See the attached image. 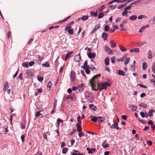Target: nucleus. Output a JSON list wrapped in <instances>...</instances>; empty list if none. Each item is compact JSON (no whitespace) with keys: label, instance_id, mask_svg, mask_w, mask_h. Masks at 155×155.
Listing matches in <instances>:
<instances>
[{"label":"nucleus","instance_id":"1","mask_svg":"<svg viewBox=\"0 0 155 155\" xmlns=\"http://www.w3.org/2000/svg\"><path fill=\"white\" fill-rule=\"evenodd\" d=\"M100 76V74L96 75L89 81L90 85L91 86L92 88L94 91L99 90L101 91L103 89L107 88V86H109V84L104 81H103L101 84H99L98 78Z\"/></svg>","mask_w":155,"mask_h":155},{"label":"nucleus","instance_id":"2","mask_svg":"<svg viewBox=\"0 0 155 155\" xmlns=\"http://www.w3.org/2000/svg\"><path fill=\"white\" fill-rule=\"evenodd\" d=\"M84 95L85 98L86 100L88 101L91 102L92 101V99L91 98V94L87 92H86L84 93Z\"/></svg>","mask_w":155,"mask_h":155},{"label":"nucleus","instance_id":"3","mask_svg":"<svg viewBox=\"0 0 155 155\" xmlns=\"http://www.w3.org/2000/svg\"><path fill=\"white\" fill-rule=\"evenodd\" d=\"M104 50L109 54L111 55L113 54L112 51L106 45L104 47Z\"/></svg>","mask_w":155,"mask_h":155},{"label":"nucleus","instance_id":"4","mask_svg":"<svg viewBox=\"0 0 155 155\" xmlns=\"http://www.w3.org/2000/svg\"><path fill=\"white\" fill-rule=\"evenodd\" d=\"M109 125L110 126V128L111 129L115 128L117 130L119 129V127L118 126V123L114 121L113 124L112 125H111L109 123Z\"/></svg>","mask_w":155,"mask_h":155},{"label":"nucleus","instance_id":"5","mask_svg":"<svg viewBox=\"0 0 155 155\" xmlns=\"http://www.w3.org/2000/svg\"><path fill=\"white\" fill-rule=\"evenodd\" d=\"M81 60V57L80 53L78 55H75L74 57V60L76 62H79Z\"/></svg>","mask_w":155,"mask_h":155},{"label":"nucleus","instance_id":"6","mask_svg":"<svg viewBox=\"0 0 155 155\" xmlns=\"http://www.w3.org/2000/svg\"><path fill=\"white\" fill-rule=\"evenodd\" d=\"M70 78L71 79L72 82H74L75 81V74L74 72L71 71V72Z\"/></svg>","mask_w":155,"mask_h":155},{"label":"nucleus","instance_id":"7","mask_svg":"<svg viewBox=\"0 0 155 155\" xmlns=\"http://www.w3.org/2000/svg\"><path fill=\"white\" fill-rule=\"evenodd\" d=\"M77 87L78 90L80 92L82 91L84 88V86L83 84H81L78 85Z\"/></svg>","mask_w":155,"mask_h":155},{"label":"nucleus","instance_id":"8","mask_svg":"<svg viewBox=\"0 0 155 155\" xmlns=\"http://www.w3.org/2000/svg\"><path fill=\"white\" fill-rule=\"evenodd\" d=\"M74 23V21H71L70 23L68 24L67 26L65 28V30L67 31L71 28V25Z\"/></svg>","mask_w":155,"mask_h":155},{"label":"nucleus","instance_id":"9","mask_svg":"<svg viewBox=\"0 0 155 155\" xmlns=\"http://www.w3.org/2000/svg\"><path fill=\"white\" fill-rule=\"evenodd\" d=\"M87 55L88 57L90 58H94L96 56V54L95 53H93L92 54L91 52L87 53Z\"/></svg>","mask_w":155,"mask_h":155},{"label":"nucleus","instance_id":"10","mask_svg":"<svg viewBox=\"0 0 155 155\" xmlns=\"http://www.w3.org/2000/svg\"><path fill=\"white\" fill-rule=\"evenodd\" d=\"M139 51L140 50L138 48L131 49H130V52H135V53H138Z\"/></svg>","mask_w":155,"mask_h":155},{"label":"nucleus","instance_id":"11","mask_svg":"<svg viewBox=\"0 0 155 155\" xmlns=\"http://www.w3.org/2000/svg\"><path fill=\"white\" fill-rule=\"evenodd\" d=\"M86 150L88 151V153H92L95 152L96 150L94 148L90 149L89 147H87Z\"/></svg>","mask_w":155,"mask_h":155},{"label":"nucleus","instance_id":"12","mask_svg":"<svg viewBox=\"0 0 155 155\" xmlns=\"http://www.w3.org/2000/svg\"><path fill=\"white\" fill-rule=\"evenodd\" d=\"M73 53V51H71L70 53H67L65 57V61H66L68 58H70Z\"/></svg>","mask_w":155,"mask_h":155},{"label":"nucleus","instance_id":"13","mask_svg":"<svg viewBox=\"0 0 155 155\" xmlns=\"http://www.w3.org/2000/svg\"><path fill=\"white\" fill-rule=\"evenodd\" d=\"M90 117L91 118V120L94 122H96L97 120L98 117L91 116Z\"/></svg>","mask_w":155,"mask_h":155},{"label":"nucleus","instance_id":"14","mask_svg":"<svg viewBox=\"0 0 155 155\" xmlns=\"http://www.w3.org/2000/svg\"><path fill=\"white\" fill-rule=\"evenodd\" d=\"M101 36L105 41L107 40V36L106 32H103Z\"/></svg>","mask_w":155,"mask_h":155},{"label":"nucleus","instance_id":"15","mask_svg":"<svg viewBox=\"0 0 155 155\" xmlns=\"http://www.w3.org/2000/svg\"><path fill=\"white\" fill-rule=\"evenodd\" d=\"M148 56V58L149 59H151L152 58V52L151 50H149L147 52Z\"/></svg>","mask_w":155,"mask_h":155},{"label":"nucleus","instance_id":"16","mask_svg":"<svg viewBox=\"0 0 155 155\" xmlns=\"http://www.w3.org/2000/svg\"><path fill=\"white\" fill-rule=\"evenodd\" d=\"M129 107L133 111H135L137 110V107L132 105H130Z\"/></svg>","mask_w":155,"mask_h":155},{"label":"nucleus","instance_id":"17","mask_svg":"<svg viewBox=\"0 0 155 155\" xmlns=\"http://www.w3.org/2000/svg\"><path fill=\"white\" fill-rule=\"evenodd\" d=\"M104 120L105 118L104 117L100 116L98 117L97 121L99 122H102Z\"/></svg>","mask_w":155,"mask_h":155},{"label":"nucleus","instance_id":"18","mask_svg":"<svg viewBox=\"0 0 155 155\" xmlns=\"http://www.w3.org/2000/svg\"><path fill=\"white\" fill-rule=\"evenodd\" d=\"M89 107L91 110H93L94 111H96L97 110V107L96 106L93 104H90L89 105Z\"/></svg>","mask_w":155,"mask_h":155},{"label":"nucleus","instance_id":"19","mask_svg":"<svg viewBox=\"0 0 155 155\" xmlns=\"http://www.w3.org/2000/svg\"><path fill=\"white\" fill-rule=\"evenodd\" d=\"M52 85V83L51 81H49L48 84L47 89L48 91L50 90Z\"/></svg>","mask_w":155,"mask_h":155},{"label":"nucleus","instance_id":"20","mask_svg":"<svg viewBox=\"0 0 155 155\" xmlns=\"http://www.w3.org/2000/svg\"><path fill=\"white\" fill-rule=\"evenodd\" d=\"M83 68L84 69L89 68V66L87 65V61H85Z\"/></svg>","mask_w":155,"mask_h":155},{"label":"nucleus","instance_id":"21","mask_svg":"<svg viewBox=\"0 0 155 155\" xmlns=\"http://www.w3.org/2000/svg\"><path fill=\"white\" fill-rule=\"evenodd\" d=\"M119 48L122 51L124 52L127 51V49L122 46L120 45L119 46Z\"/></svg>","mask_w":155,"mask_h":155},{"label":"nucleus","instance_id":"22","mask_svg":"<svg viewBox=\"0 0 155 155\" xmlns=\"http://www.w3.org/2000/svg\"><path fill=\"white\" fill-rule=\"evenodd\" d=\"M9 85V83L8 82H6L4 84V90L6 91L7 89V87H8Z\"/></svg>","mask_w":155,"mask_h":155},{"label":"nucleus","instance_id":"23","mask_svg":"<svg viewBox=\"0 0 155 155\" xmlns=\"http://www.w3.org/2000/svg\"><path fill=\"white\" fill-rule=\"evenodd\" d=\"M147 67V65L146 63L143 62L142 64V68L143 70H145Z\"/></svg>","mask_w":155,"mask_h":155},{"label":"nucleus","instance_id":"24","mask_svg":"<svg viewBox=\"0 0 155 155\" xmlns=\"http://www.w3.org/2000/svg\"><path fill=\"white\" fill-rule=\"evenodd\" d=\"M110 59L108 57L106 58L105 59V64L107 65H108L109 63Z\"/></svg>","mask_w":155,"mask_h":155},{"label":"nucleus","instance_id":"25","mask_svg":"<svg viewBox=\"0 0 155 155\" xmlns=\"http://www.w3.org/2000/svg\"><path fill=\"white\" fill-rule=\"evenodd\" d=\"M153 112H155V111L152 109H150L149 110L148 114L150 117H151L153 115Z\"/></svg>","mask_w":155,"mask_h":155},{"label":"nucleus","instance_id":"26","mask_svg":"<svg viewBox=\"0 0 155 155\" xmlns=\"http://www.w3.org/2000/svg\"><path fill=\"white\" fill-rule=\"evenodd\" d=\"M22 66L24 67L28 68L29 67L28 63L27 62H25L23 63L22 64Z\"/></svg>","mask_w":155,"mask_h":155},{"label":"nucleus","instance_id":"27","mask_svg":"<svg viewBox=\"0 0 155 155\" xmlns=\"http://www.w3.org/2000/svg\"><path fill=\"white\" fill-rule=\"evenodd\" d=\"M68 149L66 147H64L63 148L62 152L64 154H66L67 152L68 151Z\"/></svg>","mask_w":155,"mask_h":155},{"label":"nucleus","instance_id":"28","mask_svg":"<svg viewBox=\"0 0 155 155\" xmlns=\"http://www.w3.org/2000/svg\"><path fill=\"white\" fill-rule=\"evenodd\" d=\"M111 47L112 48H114L116 46V44L113 42V41H110Z\"/></svg>","mask_w":155,"mask_h":155},{"label":"nucleus","instance_id":"29","mask_svg":"<svg viewBox=\"0 0 155 155\" xmlns=\"http://www.w3.org/2000/svg\"><path fill=\"white\" fill-rule=\"evenodd\" d=\"M88 17H89L88 15H84L81 18V19L83 21H84L87 20Z\"/></svg>","mask_w":155,"mask_h":155},{"label":"nucleus","instance_id":"30","mask_svg":"<svg viewBox=\"0 0 155 155\" xmlns=\"http://www.w3.org/2000/svg\"><path fill=\"white\" fill-rule=\"evenodd\" d=\"M137 18V16L136 15H134L133 16H130L129 18V19L131 20H136Z\"/></svg>","mask_w":155,"mask_h":155},{"label":"nucleus","instance_id":"31","mask_svg":"<svg viewBox=\"0 0 155 155\" xmlns=\"http://www.w3.org/2000/svg\"><path fill=\"white\" fill-rule=\"evenodd\" d=\"M152 71L154 73H155V62H153L152 67Z\"/></svg>","mask_w":155,"mask_h":155},{"label":"nucleus","instance_id":"32","mask_svg":"<svg viewBox=\"0 0 155 155\" xmlns=\"http://www.w3.org/2000/svg\"><path fill=\"white\" fill-rule=\"evenodd\" d=\"M139 106L140 107H143L144 108H146L147 107V104H144L143 103H141Z\"/></svg>","mask_w":155,"mask_h":155},{"label":"nucleus","instance_id":"33","mask_svg":"<svg viewBox=\"0 0 155 155\" xmlns=\"http://www.w3.org/2000/svg\"><path fill=\"white\" fill-rule=\"evenodd\" d=\"M118 74L120 75H122L123 76L125 75L124 72L120 70L118 71Z\"/></svg>","mask_w":155,"mask_h":155},{"label":"nucleus","instance_id":"34","mask_svg":"<svg viewBox=\"0 0 155 155\" xmlns=\"http://www.w3.org/2000/svg\"><path fill=\"white\" fill-rule=\"evenodd\" d=\"M130 59V58H127L125 61L124 64L126 65L128 64L129 62Z\"/></svg>","mask_w":155,"mask_h":155},{"label":"nucleus","instance_id":"35","mask_svg":"<svg viewBox=\"0 0 155 155\" xmlns=\"http://www.w3.org/2000/svg\"><path fill=\"white\" fill-rule=\"evenodd\" d=\"M104 144V142L102 144V146L104 148H107V147H108L109 146V145L108 144Z\"/></svg>","mask_w":155,"mask_h":155},{"label":"nucleus","instance_id":"36","mask_svg":"<svg viewBox=\"0 0 155 155\" xmlns=\"http://www.w3.org/2000/svg\"><path fill=\"white\" fill-rule=\"evenodd\" d=\"M66 31L68 32V33L71 35H72L73 33V29H71L67 30Z\"/></svg>","mask_w":155,"mask_h":155},{"label":"nucleus","instance_id":"37","mask_svg":"<svg viewBox=\"0 0 155 155\" xmlns=\"http://www.w3.org/2000/svg\"><path fill=\"white\" fill-rule=\"evenodd\" d=\"M104 16V15L102 13H100L98 15V18L100 19L102 18Z\"/></svg>","mask_w":155,"mask_h":155},{"label":"nucleus","instance_id":"38","mask_svg":"<svg viewBox=\"0 0 155 155\" xmlns=\"http://www.w3.org/2000/svg\"><path fill=\"white\" fill-rule=\"evenodd\" d=\"M84 134L82 132H80L78 134V136L79 137H82L84 136Z\"/></svg>","mask_w":155,"mask_h":155},{"label":"nucleus","instance_id":"39","mask_svg":"<svg viewBox=\"0 0 155 155\" xmlns=\"http://www.w3.org/2000/svg\"><path fill=\"white\" fill-rule=\"evenodd\" d=\"M132 7V5L128 6L126 7V8H125L124 10L127 11V10H129L131 9Z\"/></svg>","mask_w":155,"mask_h":155},{"label":"nucleus","instance_id":"40","mask_svg":"<svg viewBox=\"0 0 155 155\" xmlns=\"http://www.w3.org/2000/svg\"><path fill=\"white\" fill-rule=\"evenodd\" d=\"M43 66H45L46 67H50V65L49 63L47 62H46L45 64H42Z\"/></svg>","mask_w":155,"mask_h":155},{"label":"nucleus","instance_id":"41","mask_svg":"<svg viewBox=\"0 0 155 155\" xmlns=\"http://www.w3.org/2000/svg\"><path fill=\"white\" fill-rule=\"evenodd\" d=\"M35 64V62L33 61H31L28 63V65L30 66L33 65Z\"/></svg>","mask_w":155,"mask_h":155},{"label":"nucleus","instance_id":"42","mask_svg":"<svg viewBox=\"0 0 155 155\" xmlns=\"http://www.w3.org/2000/svg\"><path fill=\"white\" fill-rule=\"evenodd\" d=\"M127 12H127V11H126V10H124L123 11V12L122 13V15L123 16H124L126 15L127 14Z\"/></svg>","mask_w":155,"mask_h":155},{"label":"nucleus","instance_id":"43","mask_svg":"<svg viewBox=\"0 0 155 155\" xmlns=\"http://www.w3.org/2000/svg\"><path fill=\"white\" fill-rule=\"evenodd\" d=\"M115 57L114 56H113L111 58V62L112 63H114L115 62Z\"/></svg>","mask_w":155,"mask_h":155},{"label":"nucleus","instance_id":"44","mask_svg":"<svg viewBox=\"0 0 155 155\" xmlns=\"http://www.w3.org/2000/svg\"><path fill=\"white\" fill-rule=\"evenodd\" d=\"M105 6L104 5H103L99 9V10L100 12L102 11L103 10Z\"/></svg>","mask_w":155,"mask_h":155},{"label":"nucleus","instance_id":"45","mask_svg":"<svg viewBox=\"0 0 155 155\" xmlns=\"http://www.w3.org/2000/svg\"><path fill=\"white\" fill-rule=\"evenodd\" d=\"M137 85L140 86L141 87H143L145 88H147V86H146V85H143L140 84H138Z\"/></svg>","mask_w":155,"mask_h":155},{"label":"nucleus","instance_id":"46","mask_svg":"<svg viewBox=\"0 0 155 155\" xmlns=\"http://www.w3.org/2000/svg\"><path fill=\"white\" fill-rule=\"evenodd\" d=\"M145 28L144 26H142V28L140 29L139 30V32H142L145 29Z\"/></svg>","mask_w":155,"mask_h":155},{"label":"nucleus","instance_id":"47","mask_svg":"<svg viewBox=\"0 0 155 155\" xmlns=\"http://www.w3.org/2000/svg\"><path fill=\"white\" fill-rule=\"evenodd\" d=\"M100 27V25L99 24H98L95 26L94 27V29L96 30L97 29H98Z\"/></svg>","mask_w":155,"mask_h":155},{"label":"nucleus","instance_id":"48","mask_svg":"<svg viewBox=\"0 0 155 155\" xmlns=\"http://www.w3.org/2000/svg\"><path fill=\"white\" fill-rule=\"evenodd\" d=\"M77 120H78V122L79 123V124H81V117L80 116H78L77 118Z\"/></svg>","mask_w":155,"mask_h":155},{"label":"nucleus","instance_id":"49","mask_svg":"<svg viewBox=\"0 0 155 155\" xmlns=\"http://www.w3.org/2000/svg\"><path fill=\"white\" fill-rule=\"evenodd\" d=\"M38 79L40 82H42L43 80V77H38Z\"/></svg>","mask_w":155,"mask_h":155},{"label":"nucleus","instance_id":"50","mask_svg":"<svg viewBox=\"0 0 155 155\" xmlns=\"http://www.w3.org/2000/svg\"><path fill=\"white\" fill-rule=\"evenodd\" d=\"M148 123L149 124L151 125L152 126L154 125V124L153 123L152 121L151 120H149Z\"/></svg>","mask_w":155,"mask_h":155},{"label":"nucleus","instance_id":"51","mask_svg":"<svg viewBox=\"0 0 155 155\" xmlns=\"http://www.w3.org/2000/svg\"><path fill=\"white\" fill-rule=\"evenodd\" d=\"M140 114L142 117L144 118L145 117L144 113L143 112H140Z\"/></svg>","mask_w":155,"mask_h":155},{"label":"nucleus","instance_id":"52","mask_svg":"<svg viewBox=\"0 0 155 155\" xmlns=\"http://www.w3.org/2000/svg\"><path fill=\"white\" fill-rule=\"evenodd\" d=\"M146 95V94L145 93H141L140 95V97H141V98H143L144 97H145Z\"/></svg>","mask_w":155,"mask_h":155},{"label":"nucleus","instance_id":"53","mask_svg":"<svg viewBox=\"0 0 155 155\" xmlns=\"http://www.w3.org/2000/svg\"><path fill=\"white\" fill-rule=\"evenodd\" d=\"M89 68H85V69H85V72H86V73L87 74H89L90 73V71L88 69Z\"/></svg>","mask_w":155,"mask_h":155},{"label":"nucleus","instance_id":"54","mask_svg":"<svg viewBox=\"0 0 155 155\" xmlns=\"http://www.w3.org/2000/svg\"><path fill=\"white\" fill-rule=\"evenodd\" d=\"M109 27L107 25H106V26H105V27H104V29H105V31H108V30H109Z\"/></svg>","mask_w":155,"mask_h":155},{"label":"nucleus","instance_id":"55","mask_svg":"<svg viewBox=\"0 0 155 155\" xmlns=\"http://www.w3.org/2000/svg\"><path fill=\"white\" fill-rule=\"evenodd\" d=\"M81 130H82V128H81V126H79L78 127H77V131L78 132H81Z\"/></svg>","mask_w":155,"mask_h":155},{"label":"nucleus","instance_id":"56","mask_svg":"<svg viewBox=\"0 0 155 155\" xmlns=\"http://www.w3.org/2000/svg\"><path fill=\"white\" fill-rule=\"evenodd\" d=\"M41 114L40 113V112H37L35 113V116L37 117Z\"/></svg>","mask_w":155,"mask_h":155},{"label":"nucleus","instance_id":"57","mask_svg":"<svg viewBox=\"0 0 155 155\" xmlns=\"http://www.w3.org/2000/svg\"><path fill=\"white\" fill-rule=\"evenodd\" d=\"M147 143L149 146H151L152 144V142L150 140L147 141Z\"/></svg>","mask_w":155,"mask_h":155},{"label":"nucleus","instance_id":"58","mask_svg":"<svg viewBox=\"0 0 155 155\" xmlns=\"http://www.w3.org/2000/svg\"><path fill=\"white\" fill-rule=\"evenodd\" d=\"M25 136L24 135H22L21 137V139L22 141V142H23L25 140Z\"/></svg>","mask_w":155,"mask_h":155},{"label":"nucleus","instance_id":"59","mask_svg":"<svg viewBox=\"0 0 155 155\" xmlns=\"http://www.w3.org/2000/svg\"><path fill=\"white\" fill-rule=\"evenodd\" d=\"M127 116L126 115H123L122 116V118L124 120H126L127 119Z\"/></svg>","mask_w":155,"mask_h":155},{"label":"nucleus","instance_id":"60","mask_svg":"<svg viewBox=\"0 0 155 155\" xmlns=\"http://www.w3.org/2000/svg\"><path fill=\"white\" fill-rule=\"evenodd\" d=\"M91 14H93V15L94 16V17H96L97 16V12H91Z\"/></svg>","mask_w":155,"mask_h":155},{"label":"nucleus","instance_id":"61","mask_svg":"<svg viewBox=\"0 0 155 155\" xmlns=\"http://www.w3.org/2000/svg\"><path fill=\"white\" fill-rule=\"evenodd\" d=\"M36 90L38 91V93H41L42 91V89L41 88H37L36 89Z\"/></svg>","mask_w":155,"mask_h":155},{"label":"nucleus","instance_id":"62","mask_svg":"<svg viewBox=\"0 0 155 155\" xmlns=\"http://www.w3.org/2000/svg\"><path fill=\"white\" fill-rule=\"evenodd\" d=\"M149 127L148 126L145 127L143 129V130L144 131H146L147 130L149 129Z\"/></svg>","mask_w":155,"mask_h":155},{"label":"nucleus","instance_id":"63","mask_svg":"<svg viewBox=\"0 0 155 155\" xmlns=\"http://www.w3.org/2000/svg\"><path fill=\"white\" fill-rule=\"evenodd\" d=\"M33 41V38H31L29 40V41H28V44H30L31 43V41Z\"/></svg>","mask_w":155,"mask_h":155},{"label":"nucleus","instance_id":"64","mask_svg":"<svg viewBox=\"0 0 155 155\" xmlns=\"http://www.w3.org/2000/svg\"><path fill=\"white\" fill-rule=\"evenodd\" d=\"M20 127L22 129H24L25 128V126L23 124H21L20 125Z\"/></svg>","mask_w":155,"mask_h":155}]
</instances>
